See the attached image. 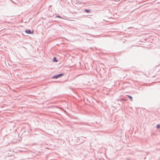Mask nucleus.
<instances>
[{
	"label": "nucleus",
	"mask_w": 160,
	"mask_h": 160,
	"mask_svg": "<svg viewBox=\"0 0 160 160\" xmlns=\"http://www.w3.org/2000/svg\"><path fill=\"white\" fill-rule=\"evenodd\" d=\"M127 96L128 97V98H129L130 99V100L131 101H132V98L131 96L128 95H127Z\"/></svg>",
	"instance_id": "nucleus-3"
},
{
	"label": "nucleus",
	"mask_w": 160,
	"mask_h": 160,
	"mask_svg": "<svg viewBox=\"0 0 160 160\" xmlns=\"http://www.w3.org/2000/svg\"><path fill=\"white\" fill-rule=\"evenodd\" d=\"M25 31L28 34H32L33 33V30L31 31L30 30H26Z\"/></svg>",
	"instance_id": "nucleus-1"
},
{
	"label": "nucleus",
	"mask_w": 160,
	"mask_h": 160,
	"mask_svg": "<svg viewBox=\"0 0 160 160\" xmlns=\"http://www.w3.org/2000/svg\"><path fill=\"white\" fill-rule=\"evenodd\" d=\"M85 11L87 12H88V13H89L90 12V11L89 10H87V9H85Z\"/></svg>",
	"instance_id": "nucleus-4"
},
{
	"label": "nucleus",
	"mask_w": 160,
	"mask_h": 160,
	"mask_svg": "<svg viewBox=\"0 0 160 160\" xmlns=\"http://www.w3.org/2000/svg\"><path fill=\"white\" fill-rule=\"evenodd\" d=\"M157 129H159L160 128V125H157Z\"/></svg>",
	"instance_id": "nucleus-5"
},
{
	"label": "nucleus",
	"mask_w": 160,
	"mask_h": 160,
	"mask_svg": "<svg viewBox=\"0 0 160 160\" xmlns=\"http://www.w3.org/2000/svg\"><path fill=\"white\" fill-rule=\"evenodd\" d=\"M54 59H56L55 58H54Z\"/></svg>",
	"instance_id": "nucleus-6"
},
{
	"label": "nucleus",
	"mask_w": 160,
	"mask_h": 160,
	"mask_svg": "<svg viewBox=\"0 0 160 160\" xmlns=\"http://www.w3.org/2000/svg\"><path fill=\"white\" fill-rule=\"evenodd\" d=\"M58 18H60V17H58Z\"/></svg>",
	"instance_id": "nucleus-7"
},
{
	"label": "nucleus",
	"mask_w": 160,
	"mask_h": 160,
	"mask_svg": "<svg viewBox=\"0 0 160 160\" xmlns=\"http://www.w3.org/2000/svg\"><path fill=\"white\" fill-rule=\"evenodd\" d=\"M63 75V74H60L58 75H57L55 76H54L52 78H58Z\"/></svg>",
	"instance_id": "nucleus-2"
}]
</instances>
